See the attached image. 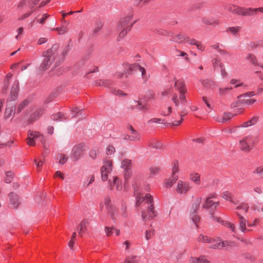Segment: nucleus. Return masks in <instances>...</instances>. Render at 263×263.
Listing matches in <instances>:
<instances>
[{"mask_svg":"<svg viewBox=\"0 0 263 263\" xmlns=\"http://www.w3.org/2000/svg\"><path fill=\"white\" fill-rule=\"evenodd\" d=\"M152 196L149 194H145L144 197H138L136 201V205L138 206L142 204L147 208L146 211H143L142 213L143 220L151 219L156 216V212L154 210Z\"/></svg>","mask_w":263,"mask_h":263,"instance_id":"f257e3e1","label":"nucleus"},{"mask_svg":"<svg viewBox=\"0 0 263 263\" xmlns=\"http://www.w3.org/2000/svg\"><path fill=\"white\" fill-rule=\"evenodd\" d=\"M58 48L59 46L55 44L43 54L44 59L40 66L41 70L45 71L50 67L58 55Z\"/></svg>","mask_w":263,"mask_h":263,"instance_id":"f03ea898","label":"nucleus"},{"mask_svg":"<svg viewBox=\"0 0 263 263\" xmlns=\"http://www.w3.org/2000/svg\"><path fill=\"white\" fill-rule=\"evenodd\" d=\"M132 16L129 15L120 19L118 24L117 29L120 31L119 34V37H124L132 28L136 21L132 22Z\"/></svg>","mask_w":263,"mask_h":263,"instance_id":"7ed1b4c3","label":"nucleus"},{"mask_svg":"<svg viewBox=\"0 0 263 263\" xmlns=\"http://www.w3.org/2000/svg\"><path fill=\"white\" fill-rule=\"evenodd\" d=\"M257 142V137L249 135L243 137L239 140V147L241 151L248 153L253 149Z\"/></svg>","mask_w":263,"mask_h":263,"instance_id":"20e7f679","label":"nucleus"},{"mask_svg":"<svg viewBox=\"0 0 263 263\" xmlns=\"http://www.w3.org/2000/svg\"><path fill=\"white\" fill-rule=\"evenodd\" d=\"M202 200L201 197H196L193 201L190 209V217L197 228H198V223L201 219L198 213Z\"/></svg>","mask_w":263,"mask_h":263,"instance_id":"39448f33","label":"nucleus"},{"mask_svg":"<svg viewBox=\"0 0 263 263\" xmlns=\"http://www.w3.org/2000/svg\"><path fill=\"white\" fill-rule=\"evenodd\" d=\"M224 9L233 14L242 16H247V8L241 7L231 4H229L224 6Z\"/></svg>","mask_w":263,"mask_h":263,"instance_id":"423d86ee","label":"nucleus"},{"mask_svg":"<svg viewBox=\"0 0 263 263\" xmlns=\"http://www.w3.org/2000/svg\"><path fill=\"white\" fill-rule=\"evenodd\" d=\"M19 91V82L15 80L11 88L10 95L7 100V103L14 101L17 99Z\"/></svg>","mask_w":263,"mask_h":263,"instance_id":"0eeeda50","label":"nucleus"},{"mask_svg":"<svg viewBox=\"0 0 263 263\" xmlns=\"http://www.w3.org/2000/svg\"><path fill=\"white\" fill-rule=\"evenodd\" d=\"M112 161L110 160H106L104 162V165L101 167V173L102 176V179L103 181L107 180V174L110 173L111 171Z\"/></svg>","mask_w":263,"mask_h":263,"instance_id":"6e6552de","label":"nucleus"},{"mask_svg":"<svg viewBox=\"0 0 263 263\" xmlns=\"http://www.w3.org/2000/svg\"><path fill=\"white\" fill-rule=\"evenodd\" d=\"M127 128L130 130V135L125 136V139H127L133 141H138L140 139V135L139 134L133 127L131 125L127 126Z\"/></svg>","mask_w":263,"mask_h":263,"instance_id":"1a4fd4ad","label":"nucleus"},{"mask_svg":"<svg viewBox=\"0 0 263 263\" xmlns=\"http://www.w3.org/2000/svg\"><path fill=\"white\" fill-rule=\"evenodd\" d=\"M84 152L83 145L81 144L74 146L72 150V157L74 161L78 160L82 156Z\"/></svg>","mask_w":263,"mask_h":263,"instance_id":"9d476101","label":"nucleus"},{"mask_svg":"<svg viewBox=\"0 0 263 263\" xmlns=\"http://www.w3.org/2000/svg\"><path fill=\"white\" fill-rule=\"evenodd\" d=\"M219 204V201H214L213 200H210L209 198H206L203 205V208L206 210H209V211L214 212Z\"/></svg>","mask_w":263,"mask_h":263,"instance_id":"9b49d317","label":"nucleus"},{"mask_svg":"<svg viewBox=\"0 0 263 263\" xmlns=\"http://www.w3.org/2000/svg\"><path fill=\"white\" fill-rule=\"evenodd\" d=\"M191 188L189 183L179 180L178 182L176 191L181 194H186Z\"/></svg>","mask_w":263,"mask_h":263,"instance_id":"f8f14e48","label":"nucleus"},{"mask_svg":"<svg viewBox=\"0 0 263 263\" xmlns=\"http://www.w3.org/2000/svg\"><path fill=\"white\" fill-rule=\"evenodd\" d=\"M41 136V134L38 132L29 131L28 136V144L31 146L35 145L34 140Z\"/></svg>","mask_w":263,"mask_h":263,"instance_id":"ddd939ff","label":"nucleus"},{"mask_svg":"<svg viewBox=\"0 0 263 263\" xmlns=\"http://www.w3.org/2000/svg\"><path fill=\"white\" fill-rule=\"evenodd\" d=\"M44 110L45 109L43 107H40L37 109L36 111L31 115L29 119V122L32 123L37 120L43 114Z\"/></svg>","mask_w":263,"mask_h":263,"instance_id":"4468645a","label":"nucleus"},{"mask_svg":"<svg viewBox=\"0 0 263 263\" xmlns=\"http://www.w3.org/2000/svg\"><path fill=\"white\" fill-rule=\"evenodd\" d=\"M89 224V222L87 220L84 219L82 220L77 227V230L79 231V235L82 236L83 234L85 233L87 231V226Z\"/></svg>","mask_w":263,"mask_h":263,"instance_id":"2eb2a0df","label":"nucleus"},{"mask_svg":"<svg viewBox=\"0 0 263 263\" xmlns=\"http://www.w3.org/2000/svg\"><path fill=\"white\" fill-rule=\"evenodd\" d=\"M233 244L234 243L232 242L228 241H222L221 242H219L211 245V246H210V248L214 249H219L226 247H231L233 245Z\"/></svg>","mask_w":263,"mask_h":263,"instance_id":"dca6fc26","label":"nucleus"},{"mask_svg":"<svg viewBox=\"0 0 263 263\" xmlns=\"http://www.w3.org/2000/svg\"><path fill=\"white\" fill-rule=\"evenodd\" d=\"M236 214H237V215L238 217L239 225V228H240V230L242 232H245L246 231H249V230H247L246 229V219L238 212H236Z\"/></svg>","mask_w":263,"mask_h":263,"instance_id":"f3484780","label":"nucleus"},{"mask_svg":"<svg viewBox=\"0 0 263 263\" xmlns=\"http://www.w3.org/2000/svg\"><path fill=\"white\" fill-rule=\"evenodd\" d=\"M174 87L179 92L187 91L184 81L181 79L175 81Z\"/></svg>","mask_w":263,"mask_h":263,"instance_id":"a211bd4d","label":"nucleus"},{"mask_svg":"<svg viewBox=\"0 0 263 263\" xmlns=\"http://www.w3.org/2000/svg\"><path fill=\"white\" fill-rule=\"evenodd\" d=\"M259 120V117L257 116H253L249 121L245 122L242 123L240 126L241 127H248L257 124Z\"/></svg>","mask_w":263,"mask_h":263,"instance_id":"6ab92c4d","label":"nucleus"},{"mask_svg":"<svg viewBox=\"0 0 263 263\" xmlns=\"http://www.w3.org/2000/svg\"><path fill=\"white\" fill-rule=\"evenodd\" d=\"M128 69L130 71H132L133 73L134 71L139 70L140 72H141L142 75L143 76L146 72L145 69L144 68L141 67L140 65H139L138 63H134L132 64H130V66L128 67Z\"/></svg>","mask_w":263,"mask_h":263,"instance_id":"aec40b11","label":"nucleus"},{"mask_svg":"<svg viewBox=\"0 0 263 263\" xmlns=\"http://www.w3.org/2000/svg\"><path fill=\"white\" fill-rule=\"evenodd\" d=\"M10 198V202L13 208H17L18 206L19 202L18 200L17 195L13 192H11L9 195Z\"/></svg>","mask_w":263,"mask_h":263,"instance_id":"412c9836","label":"nucleus"},{"mask_svg":"<svg viewBox=\"0 0 263 263\" xmlns=\"http://www.w3.org/2000/svg\"><path fill=\"white\" fill-rule=\"evenodd\" d=\"M104 203H105V205H106V208L108 210L109 213L110 214L111 219H114L115 215L112 213L111 211H112V210H115V207L110 204V199L109 197H107L105 198Z\"/></svg>","mask_w":263,"mask_h":263,"instance_id":"4be33fe9","label":"nucleus"},{"mask_svg":"<svg viewBox=\"0 0 263 263\" xmlns=\"http://www.w3.org/2000/svg\"><path fill=\"white\" fill-rule=\"evenodd\" d=\"M197 241L200 242H205V243H212L214 241V239L208 236H204L202 234L199 235L197 238Z\"/></svg>","mask_w":263,"mask_h":263,"instance_id":"5701e85b","label":"nucleus"},{"mask_svg":"<svg viewBox=\"0 0 263 263\" xmlns=\"http://www.w3.org/2000/svg\"><path fill=\"white\" fill-rule=\"evenodd\" d=\"M95 83L100 86L106 87H109L112 84V82L109 80H98Z\"/></svg>","mask_w":263,"mask_h":263,"instance_id":"b1692460","label":"nucleus"},{"mask_svg":"<svg viewBox=\"0 0 263 263\" xmlns=\"http://www.w3.org/2000/svg\"><path fill=\"white\" fill-rule=\"evenodd\" d=\"M14 108H15L12 105H11L10 107L7 106L5 112V118L8 119L13 116L15 114Z\"/></svg>","mask_w":263,"mask_h":263,"instance_id":"393cba45","label":"nucleus"},{"mask_svg":"<svg viewBox=\"0 0 263 263\" xmlns=\"http://www.w3.org/2000/svg\"><path fill=\"white\" fill-rule=\"evenodd\" d=\"M191 263H209V261L207 260L204 256H200L199 258H191L190 259Z\"/></svg>","mask_w":263,"mask_h":263,"instance_id":"a878e982","label":"nucleus"},{"mask_svg":"<svg viewBox=\"0 0 263 263\" xmlns=\"http://www.w3.org/2000/svg\"><path fill=\"white\" fill-rule=\"evenodd\" d=\"M178 176H172L169 179L166 180V181L165 182V186L166 187H172L174 183L178 180Z\"/></svg>","mask_w":263,"mask_h":263,"instance_id":"bb28decb","label":"nucleus"},{"mask_svg":"<svg viewBox=\"0 0 263 263\" xmlns=\"http://www.w3.org/2000/svg\"><path fill=\"white\" fill-rule=\"evenodd\" d=\"M247 98V97H245L242 98L241 99H238L239 101L240 102V103L246 104L247 105H252L256 101V100L254 99H249Z\"/></svg>","mask_w":263,"mask_h":263,"instance_id":"cd10ccee","label":"nucleus"},{"mask_svg":"<svg viewBox=\"0 0 263 263\" xmlns=\"http://www.w3.org/2000/svg\"><path fill=\"white\" fill-rule=\"evenodd\" d=\"M51 118L52 120L58 121H62L66 119L64 114L61 112H58L54 114L51 116Z\"/></svg>","mask_w":263,"mask_h":263,"instance_id":"c85d7f7f","label":"nucleus"},{"mask_svg":"<svg viewBox=\"0 0 263 263\" xmlns=\"http://www.w3.org/2000/svg\"><path fill=\"white\" fill-rule=\"evenodd\" d=\"M12 77V74H11V73H8L6 75L5 80H4V86H3V91L6 92L7 91V89L8 88L9 81Z\"/></svg>","mask_w":263,"mask_h":263,"instance_id":"c756f323","label":"nucleus"},{"mask_svg":"<svg viewBox=\"0 0 263 263\" xmlns=\"http://www.w3.org/2000/svg\"><path fill=\"white\" fill-rule=\"evenodd\" d=\"M30 101L28 99L24 100L18 106L16 111L17 114L20 113L26 106L29 104Z\"/></svg>","mask_w":263,"mask_h":263,"instance_id":"7c9ffc66","label":"nucleus"},{"mask_svg":"<svg viewBox=\"0 0 263 263\" xmlns=\"http://www.w3.org/2000/svg\"><path fill=\"white\" fill-rule=\"evenodd\" d=\"M246 59L253 65H256L258 64L256 56L252 53H249Z\"/></svg>","mask_w":263,"mask_h":263,"instance_id":"2f4dec72","label":"nucleus"},{"mask_svg":"<svg viewBox=\"0 0 263 263\" xmlns=\"http://www.w3.org/2000/svg\"><path fill=\"white\" fill-rule=\"evenodd\" d=\"M186 39H187V38H186L185 36L181 34H179L174 35L172 37V41L176 43H181Z\"/></svg>","mask_w":263,"mask_h":263,"instance_id":"473e14b6","label":"nucleus"},{"mask_svg":"<svg viewBox=\"0 0 263 263\" xmlns=\"http://www.w3.org/2000/svg\"><path fill=\"white\" fill-rule=\"evenodd\" d=\"M247 10V13H248L247 16L253 15L257 11H259L263 13V7H259L257 8H248Z\"/></svg>","mask_w":263,"mask_h":263,"instance_id":"72a5a7b5","label":"nucleus"},{"mask_svg":"<svg viewBox=\"0 0 263 263\" xmlns=\"http://www.w3.org/2000/svg\"><path fill=\"white\" fill-rule=\"evenodd\" d=\"M179 171V163L177 160H174L172 163V176H176L175 174Z\"/></svg>","mask_w":263,"mask_h":263,"instance_id":"f704fd0d","label":"nucleus"},{"mask_svg":"<svg viewBox=\"0 0 263 263\" xmlns=\"http://www.w3.org/2000/svg\"><path fill=\"white\" fill-rule=\"evenodd\" d=\"M57 159L59 160V163L61 164H64L67 161L68 157L62 154H59L57 156Z\"/></svg>","mask_w":263,"mask_h":263,"instance_id":"c9c22d12","label":"nucleus"},{"mask_svg":"<svg viewBox=\"0 0 263 263\" xmlns=\"http://www.w3.org/2000/svg\"><path fill=\"white\" fill-rule=\"evenodd\" d=\"M187 91L179 92V100H180L182 104L184 106H186L187 102L185 96V93Z\"/></svg>","mask_w":263,"mask_h":263,"instance_id":"e433bc0d","label":"nucleus"},{"mask_svg":"<svg viewBox=\"0 0 263 263\" xmlns=\"http://www.w3.org/2000/svg\"><path fill=\"white\" fill-rule=\"evenodd\" d=\"M122 167L124 170L130 169L132 167V160L125 159L122 162Z\"/></svg>","mask_w":263,"mask_h":263,"instance_id":"4c0bfd02","label":"nucleus"},{"mask_svg":"<svg viewBox=\"0 0 263 263\" xmlns=\"http://www.w3.org/2000/svg\"><path fill=\"white\" fill-rule=\"evenodd\" d=\"M190 178L192 181L194 182L197 184H199L200 183V176L198 174H192L191 175Z\"/></svg>","mask_w":263,"mask_h":263,"instance_id":"58836bf2","label":"nucleus"},{"mask_svg":"<svg viewBox=\"0 0 263 263\" xmlns=\"http://www.w3.org/2000/svg\"><path fill=\"white\" fill-rule=\"evenodd\" d=\"M221 223L226 227L230 229L233 232H235V226L234 223L227 221H221Z\"/></svg>","mask_w":263,"mask_h":263,"instance_id":"ea45409f","label":"nucleus"},{"mask_svg":"<svg viewBox=\"0 0 263 263\" xmlns=\"http://www.w3.org/2000/svg\"><path fill=\"white\" fill-rule=\"evenodd\" d=\"M53 31H57L59 34H64L67 31L66 26H62L60 27L54 28L51 29Z\"/></svg>","mask_w":263,"mask_h":263,"instance_id":"a19ab883","label":"nucleus"},{"mask_svg":"<svg viewBox=\"0 0 263 263\" xmlns=\"http://www.w3.org/2000/svg\"><path fill=\"white\" fill-rule=\"evenodd\" d=\"M230 83L232 85H234L235 87H237L238 86H246V85L243 83L241 82L239 80L232 79L231 80Z\"/></svg>","mask_w":263,"mask_h":263,"instance_id":"79ce46f5","label":"nucleus"},{"mask_svg":"<svg viewBox=\"0 0 263 263\" xmlns=\"http://www.w3.org/2000/svg\"><path fill=\"white\" fill-rule=\"evenodd\" d=\"M123 66H124V73H125V76L127 78L129 75H130L133 73L132 71H130L128 69V67L130 66V64L128 63L123 64Z\"/></svg>","mask_w":263,"mask_h":263,"instance_id":"37998d69","label":"nucleus"},{"mask_svg":"<svg viewBox=\"0 0 263 263\" xmlns=\"http://www.w3.org/2000/svg\"><path fill=\"white\" fill-rule=\"evenodd\" d=\"M202 22L206 24V25H217L219 24V22L217 20L216 21H212V20H209V19H208L206 18H203L202 19Z\"/></svg>","mask_w":263,"mask_h":263,"instance_id":"c03bdc74","label":"nucleus"},{"mask_svg":"<svg viewBox=\"0 0 263 263\" xmlns=\"http://www.w3.org/2000/svg\"><path fill=\"white\" fill-rule=\"evenodd\" d=\"M233 115L229 112L224 113L223 114V117L221 120H219L218 121L220 122L224 123L228 121H229L230 119L232 118Z\"/></svg>","mask_w":263,"mask_h":263,"instance_id":"a18cd8bd","label":"nucleus"},{"mask_svg":"<svg viewBox=\"0 0 263 263\" xmlns=\"http://www.w3.org/2000/svg\"><path fill=\"white\" fill-rule=\"evenodd\" d=\"M138 260L136 256L127 257L124 261V263H138Z\"/></svg>","mask_w":263,"mask_h":263,"instance_id":"49530a36","label":"nucleus"},{"mask_svg":"<svg viewBox=\"0 0 263 263\" xmlns=\"http://www.w3.org/2000/svg\"><path fill=\"white\" fill-rule=\"evenodd\" d=\"M240 28L239 26L231 27L227 29V31H230L233 34H235L239 31Z\"/></svg>","mask_w":263,"mask_h":263,"instance_id":"de8ad7c7","label":"nucleus"},{"mask_svg":"<svg viewBox=\"0 0 263 263\" xmlns=\"http://www.w3.org/2000/svg\"><path fill=\"white\" fill-rule=\"evenodd\" d=\"M151 146L152 147L157 148V149H160L162 147V144L159 141L155 140L154 141H152L151 143Z\"/></svg>","mask_w":263,"mask_h":263,"instance_id":"09e8293b","label":"nucleus"},{"mask_svg":"<svg viewBox=\"0 0 263 263\" xmlns=\"http://www.w3.org/2000/svg\"><path fill=\"white\" fill-rule=\"evenodd\" d=\"M150 175L151 176H154L158 174L160 171V168L158 166H151L149 168Z\"/></svg>","mask_w":263,"mask_h":263,"instance_id":"8fccbe9b","label":"nucleus"},{"mask_svg":"<svg viewBox=\"0 0 263 263\" xmlns=\"http://www.w3.org/2000/svg\"><path fill=\"white\" fill-rule=\"evenodd\" d=\"M253 209L255 211L258 212H263V203H256V204H254Z\"/></svg>","mask_w":263,"mask_h":263,"instance_id":"3c124183","label":"nucleus"},{"mask_svg":"<svg viewBox=\"0 0 263 263\" xmlns=\"http://www.w3.org/2000/svg\"><path fill=\"white\" fill-rule=\"evenodd\" d=\"M6 178L5 179V182L9 183H10L13 179L12 173L11 172H7L6 173Z\"/></svg>","mask_w":263,"mask_h":263,"instance_id":"603ef678","label":"nucleus"},{"mask_svg":"<svg viewBox=\"0 0 263 263\" xmlns=\"http://www.w3.org/2000/svg\"><path fill=\"white\" fill-rule=\"evenodd\" d=\"M137 108L138 109L146 111L148 109L147 105L146 103L142 104L140 102H138V104L137 105Z\"/></svg>","mask_w":263,"mask_h":263,"instance_id":"864d4df0","label":"nucleus"},{"mask_svg":"<svg viewBox=\"0 0 263 263\" xmlns=\"http://www.w3.org/2000/svg\"><path fill=\"white\" fill-rule=\"evenodd\" d=\"M249 206L247 203H241L239 205L237 206L236 208V210L242 209L247 213L249 210Z\"/></svg>","mask_w":263,"mask_h":263,"instance_id":"5fc2aeb1","label":"nucleus"},{"mask_svg":"<svg viewBox=\"0 0 263 263\" xmlns=\"http://www.w3.org/2000/svg\"><path fill=\"white\" fill-rule=\"evenodd\" d=\"M222 197L226 200L232 201V194L230 192L226 191L222 194Z\"/></svg>","mask_w":263,"mask_h":263,"instance_id":"6e6d98bb","label":"nucleus"},{"mask_svg":"<svg viewBox=\"0 0 263 263\" xmlns=\"http://www.w3.org/2000/svg\"><path fill=\"white\" fill-rule=\"evenodd\" d=\"M256 93L254 91L248 92L238 96V99H241L245 97H250L255 95Z\"/></svg>","mask_w":263,"mask_h":263,"instance_id":"4d7b16f0","label":"nucleus"},{"mask_svg":"<svg viewBox=\"0 0 263 263\" xmlns=\"http://www.w3.org/2000/svg\"><path fill=\"white\" fill-rule=\"evenodd\" d=\"M114 184L116 185V189L117 190H121L122 185L120 184V181L118 177H115L114 178Z\"/></svg>","mask_w":263,"mask_h":263,"instance_id":"13d9d810","label":"nucleus"},{"mask_svg":"<svg viewBox=\"0 0 263 263\" xmlns=\"http://www.w3.org/2000/svg\"><path fill=\"white\" fill-rule=\"evenodd\" d=\"M41 0H29L28 1V7L30 9L33 8Z\"/></svg>","mask_w":263,"mask_h":263,"instance_id":"bf43d9fd","label":"nucleus"},{"mask_svg":"<svg viewBox=\"0 0 263 263\" xmlns=\"http://www.w3.org/2000/svg\"><path fill=\"white\" fill-rule=\"evenodd\" d=\"M103 25L101 22H97L95 28L93 29V33L96 34L99 32L102 28Z\"/></svg>","mask_w":263,"mask_h":263,"instance_id":"052dcab7","label":"nucleus"},{"mask_svg":"<svg viewBox=\"0 0 263 263\" xmlns=\"http://www.w3.org/2000/svg\"><path fill=\"white\" fill-rule=\"evenodd\" d=\"M209 213H210V214L211 215V218L213 219V220L216 221L221 223V221H224V220H222L220 217H216L214 215V212H212L211 211H210Z\"/></svg>","mask_w":263,"mask_h":263,"instance_id":"680f3d73","label":"nucleus"},{"mask_svg":"<svg viewBox=\"0 0 263 263\" xmlns=\"http://www.w3.org/2000/svg\"><path fill=\"white\" fill-rule=\"evenodd\" d=\"M115 152V148L112 146V145H108L107 147V148H106V154L109 155H111L112 154H114Z\"/></svg>","mask_w":263,"mask_h":263,"instance_id":"e2e57ef3","label":"nucleus"},{"mask_svg":"<svg viewBox=\"0 0 263 263\" xmlns=\"http://www.w3.org/2000/svg\"><path fill=\"white\" fill-rule=\"evenodd\" d=\"M213 65L215 69L219 66L221 67V65H222L221 63L220 62L219 59L216 58L214 59L213 61Z\"/></svg>","mask_w":263,"mask_h":263,"instance_id":"0e129e2a","label":"nucleus"},{"mask_svg":"<svg viewBox=\"0 0 263 263\" xmlns=\"http://www.w3.org/2000/svg\"><path fill=\"white\" fill-rule=\"evenodd\" d=\"M105 233L108 236H111L113 233V231L115 230L114 228L106 227L105 228Z\"/></svg>","mask_w":263,"mask_h":263,"instance_id":"69168bd1","label":"nucleus"},{"mask_svg":"<svg viewBox=\"0 0 263 263\" xmlns=\"http://www.w3.org/2000/svg\"><path fill=\"white\" fill-rule=\"evenodd\" d=\"M111 92L115 95L119 96H126V94H125L123 91L120 90H117L116 89H112L111 90Z\"/></svg>","mask_w":263,"mask_h":263,"instance_id":"338daca9","label":"nucleus"},{"mask_svg":"<svg viewBox=\"0 0 263 263\" xmlns=\"http://www.w3.org/2000/svg\"><path fill=\"white\" fill-rule=\"evenodd\" d=\"M255 174H258L260 175L263 176V166H260L257 167L253 172Z\"/></svg>","mask_w":263,"mask_h":263,"instance_id":"774afa93","label":"nucleus"}]
</instances>
